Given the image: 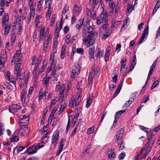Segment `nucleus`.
Masks as SVG:
<instances>
[{
    "instance_id": "obj_23",
    "label": "nucleus",
    "mask_w": 160,
    "mask_h": 160,
    "mask_svg": "<svg viewBox=\"0 0 160 160\" xmlns=\"http://www.w3.org/2000/svg\"><path fill=\"white\" fill-rule=\"evenodd\" d=\"M61 68V67L59 66H55L52 69V70L51 71V75H52L53 77L54 78H55L57 76V74L56 72L58 70L60 69Z\"/></svg>"
},
{
    "instance_id": "obj_19",
    "label": "nucleus",
    "mask_w": 160,
    "mask_h": 160,
    "mask_svg": "<svg viewBox=\"0 0 160 160\" xmlns=\"http://www.w3.org/2000/svg\"><path fill=\"white\" fill-rule=\"evenodd\" d=\"M111 47L108 46L106 49L104 56L105 61L106 62H107L109 60V56L111 52Z\"/></svg>"
},
{
    "instance_id": "obj_14",
    "label": "nucleus",
    "mask_w": 160,
    "mask_h": 160,
    "mask_svg": "<svg viewBox=\"0 0 160 160\" xmlns=\"http://www.w3.org/2000/svg\"><path fill=\"white\" fill-rule=\"evenodd\" d=\"M52 37L50 34L48 36L47 39H46L43 42V49L45 52H46L49 46V43L51 41Z\"/></svg>"
},
{
    "instance_id": "obj_21",
    "label": "nucleus",
    "mask_w": 160,
    "mask_h": 160,
    "mask_svg": "<svg viewBox=\"0 0 160 160\" xmlns=\"http://www.w3.org/2000/svg\"><path fill=\"white\" fill-rule=\"evenodd\" d=\"M99 2V0H90L89 5L90 6L91 8L94 9L97 6Z\"/></svg>"
},
{
    "instance_id": "obj_10",
    "label": "nucleus",
    "mask_w": 160,
    "mask_h": 160,
    "mask_svg": "<svg viewBox=\"0 0 160 160\" xmlns=\"http://www.w3.org/2000/svg\"><path fill=\"white\" fill-rule=\"evenodd\" d=\"M29 118L28 116H23V118L20 120L19 124L20 126H24L29 123Z\"/></svg>"
},
{
    "instance_id": "obj_25",
    "label": "nucleus",
    "mask_w": 160,
    "mask_h": 160,
    "mask_svg": "<svg viewBox=\"0 0 160 160\" xmlns=\"http://www.w3.org/2000/svg\"><path fill=\"white\" fill-rule=\"evenodd\" d=\"M99 69L98 67H97L96 68H95V66L93 65L91 69V71L90 73V74L92 75H97L98 74L99 71Z\"/></svg>"
},
{
    "instance_id": "obj_29",
    "label": "nucleus",
    "mask_w": 160,
    "mask_h": 160,
    "mask_svg": "<svg viewBox=\"0 0 160 160\" xmlns=\"http://www.w3.org/2000/svg\"><path fill=\"white\" fill-rule=\"evenodd\" d=\"M96 51H97V52L95 55V56L97 58H100L103 56L104 52L100 48H97Z\"/></svg>"
},
{
    "instance_id": "obj_15",
    "label": "nucleus",
    "mask_w": 160,
    "mask_h": 160,
    "mask_svg": "<svg viewBox=\"0 0 160 160\" xmlns=\"http://www.w3.org/2000/svg\"><path fill=\"white\" fill-rule=\"evenodd\" d=\"M148 26H147V27L145 28L144 29L143 33L142 34V36L140 39L139 40V44H141L143 41L145 39H146V38H147V36L148 35V29H149Z\"/></svg>"
},
{
    "instance_id": "obj_16",
    "label": "nucleus",
    "mask_w": 160,
    "mask_h": 160,
    "mask_svg": "<svg viewBox=\"0 0 160 160\" xmlns=\"http://www.w3.org/2000/svg\"><path fill=\"white\" fill-rule=\"evenodd\" d=\"M57 60L55 58H50L49 59V63L50 64L51 66L50 67H49L48 69V74H49V72H51L52 69L55 66Z\"/></svg>"
},
{
    "instance_id": "obj_33",
    "label": "nucleus",
    "mask_w": 160,
    "mask_h": 160,
    "mask_svg": "<svg viewBox=\"0 0 160 160\" xmlns=\"http://www.w3.org/2000/svg\"><path fill=\"white\" fill-rule=\"evenodd\" d=\"M111 30L110 29H108L105 31V32L104 33L102 37V39L105 40L107 37L109 36L111 33Z\"/></svg>"
},
{
    "instance_id": "obj_43",
    "label": "nucleus",
    "mask_w": 160,
    "mask_h": 160,
    "mask_svg": "<svg viewBox=\"0 0 160 160\" xmlns=\"http://www.w3.org/2000/svg\"><path fill=\"white\" fill-rule=\"evenodd\" d=\"M87 26L83 25V27L82 28V36L83 38H85V37H86L87 35Z\"/></svg>"
},
{
    "instance_id": "obj_6",
    "label": "nucleus",
    "mask_w": 160,
    "mask_h": 160,
    "mask_svg": "<svg viewBox=\"0 0 160 160\" xmlns=\"http://www.w3.org/2000/svg\"><path fill=\"white\" fill-rule=\"evenodd\" d=\"M158 60V59L157 58H156V59L155 60V61H154V62L153 63L152 66H151L150 69V70H149V71L148 75L147 80L145 82V85H146L147 84V83L148 82V81L150 77V76L152 75V73H153V72L154 71V69L155 68V66L157 64V63Z\"/></svg>"
},
{
    "instance_id": "obj_38",
    "label": "nucleus",
    "mask_w": 160,
    "mask_h": 160,
    "mask_svg": "<svg viewBox=\"0 0 160 160\" xmlns=\"http://www.w3.org/2000/svg\"><path fill=\"white\" fill-rule=\"evenodd\" d=\"M84 19H83L80 18L78 21L76 25V28L79 29L81 27H82L83 22Z\"/></svg>"
},
{
    "instance_id": "obj_62",
    "label": "nucleus",
    "mask_w": 160,
    "mask_h": 160,
    "mask_svg": "<svg viewBox=\"0 0 160 160\" xmlns=\"http://www.w3.org/2000/svg\"><path fill=\"white\" fill-rule=\"evenodd\" d=\"M44 94H43V92L42 89L40 90L39 93L38 94L39 99L41 100L43 98L44 96Z\"/></svg>"
},
{
    "instance_id": "obj_30",
    "label": "nucleus",
    "mask_w": 160,
    "mask_h": 160,
    "mask_svg": "<svg viewBox=\"0 0 160 160\" xmlns=\"http://www.w3.org/2000/svg\"><path fill=\"white\" fill-rule=\"evenodd\" d=\"M2 26L4 28V34L7 35L9 33L11 28V25L9 24L2 25Z\"/></svg>"
},
{
    "instance_id": "obj_11",
    "label": "nucleus",
    "mask_w": 160,
    "mask_h": 160,
    "mask_svg": "<svg viewBox=\"0 0 160 160\" xmlns=\"http://www.w3.org/2000/svg\"><path fill=\"white\" fill-rule=\"evenodd\" d=\"M83 42L85 44H89V46L93 44L95 41L91 38L90 35L88 34L87 36L83 38Z\"/></svg>"
},
{
    "instance_id": "obj_12",
    "label": "nucleus",
    "mask_w": 160,
    "mask_h": 160,
    "mask_svg": "<svg viewBox=\"0 0 160 160\" xmlns=\"http://www.w3.org/2000/svg\"><path fill=\"white\" fill-rule=\"evenodd\" d=\"M82 9L81 6H78L77 4H75L72 10L73 15L78 16L81 13Z\"/></svg>"
},
{
    "instance_id": "obj_45",
    "label": "nucleus",
    "mask_w": 160,
    "mask_h": 160,
    "mask_svg": "<svg viewBox=\"0 0 160 160\" xmlns=\"http://www.w3.org/2000/svg\"><path fill=\"white\" fill-rule=\"evenodd\" d=\"M45 28H42L40 30V36L39 41L40 42L41 40L42 39L43 36H44V33L45 32Z\"/></svg>"
},
{
    "instance_id": "obj_26",
    "label": "nucleus",
    "mask_w": 160,
    "mask_h": 160,
    "mask_svg": "<svg viewBox=\"0 0 160 160\" xmlns=\"http://www.w3.org/2000/svg\"><path fill=\"white\" fill-rule=\"evenodd\" d=\"M66 87V85L63 84L59 88V90L56 89V91L58 92L59 94H60V96L61 97H64V91Z\"/></svg>"
},
{
    "instance_id": "obj_20",
    "label": "nucleus",
    "mask_w": 160,
    "mask_h": 160,
    "mask_svg": "<svg viewBox=\"0 0 160 160\" xmlns=\"http://www.w3.org/2000/svg\"><path fill=\"white\" fill-rule=\"evenodd\" d=\"M39 70H34L33 74V79L34 81V83H35L36 84L38 82V80L39 79L38 75L40 74L41 72H39Z\"/></svg>"
},
{
    "instance_id": "obj_53",
    "label": "nucleus",
    "mask_w": 160,
    "mask_h": 160,
    "mask_svg": "<svg viewBox=\"0 0 160 160\" xmlns=\"http://www.w3.org/2000/svg\"><path fill=\"white\" fill-rule=\"evenodd\" d=\"M139 127L141 130L144 131L147 133L150 131V129L148 128H146L141 125H139Z\"/></svg>"
},
{
    "instance_id": "obj_5",
    "label": "nucleus",
    "mask_w": 160,
    "mask_h": 160,
    "mask_svg": "<svg viewBox=\"0 0 160 160\" xmlns=\"http://www.w3.org/2000/svg\"><path fill=\"white\" fill-rule=\"evenodd\" d=\"M41 62L40 57L37 58L35 56L32 57V62L31 63V65H35L34 70H38L39 64Z\"/></svg>"
},
{
    "instance_id": "obj_32",
    "label": "nucleus",
    "mask_w": 160,
    "mask_h": 160,
    "mask_svg": "<svg viewBox=\"0 0 160 160\" xmlns=\"http://www.w3.org/2000/svg\"><path fill=\"white\" fill-rule=\"evenodd\" d=\"M94 47H92L91 48H89V53L91 61L94 58Z\"/></svg>"
},
{
    "instance_id": "obj_54",
    "label": "nucleus",
    "mask_w": 160,
    "mask_h": 160,
    "mask_svg": "<svg viewBox=\"0 0 160 160\" xmlns=\"http://www.w3.org/2000/svg\"><path fill=\"white\" fill-rule=\"evenodd\" d=\"M26 92L27 90L26 89H23L22 90L21 93V101H23V99L27 98V97L26 98H25V95Z\"/></svg>"
},
{
    "instance_id": "obj_63",
    "label": "nucleus",
    "mask_w": 160,
    "mask_h": 160,
    "mask_svg": "<svg viewBox=\"0 0 160 160\" xmlns=\"http://www.w3.org/2000/svg\"><path fill=\"white\" fill-rule=\"evenodd\" d=\"M44 143L42 142L38 143L37 145H36L37 149L38 150L39 149L41 148L44 146Z\"/></svg>"
},
{
    "instance_id": "obj_40",
    "label": "nucleus",
    "mask_w": 160,
    "mask_h": 160,
    "mask_svg": "<svg viewBox=\"0 0 160 160\" xmlns=\"http://www.w3.org/2000/svg\"><path fill=\"white\" fill-rule=\"evenodd\" d=\"M113 4H112L110 6V8L112 9V12L114 11L115 13H118V11L119 9V7L118 6V4L116 6L115 4L114 7H113Z\"/></svg>"
},
{
    "instance_id": "obj_41",
    "label": "nucleus",
    "mask_w": 160,
    "mask_h": 160,
    "mask_svg": "<svg viewBox=\"0 0 160 160\" xmlns=\"http://www.w3.org/2000/svg\"><path fill=\"white\" fill-rule=\"evenodd\" d=\"M58 108V105H57L55 106L54 107V109L52 111L51 114L50 115L49 117V119H51V120H52V118L53 116L54 115L56 111L57 110Z\"/></svg>"
},
{
    "instance_id": "obj_57",
    "label": "nucleus",
    "mask_w": 160,
    "mask_h": 160,
    "mask_svg": "<svg viewBox=\"0 0 160 160\" xmlns=\"http://www.w3.org/2000/svg\"><path fill=\"white\" fill-rule=\"evenodd\" d=\"M120 23V21L115 22V21L113 20L112 22V27H113V28H116Z\"/></svg>"
},
{
    "instance_id": "obj_31",
    "label": "nucleus",
    "mask_w": 160,
    "mask_h": 160,
    "mask_svg": "<svg viewBox=\"0 0 160 160\" xmlns=\"http://www.w3.org/2000/svg\"><path fill=\"white\" fill-rule=\"evenodd\" d=\"M6 60L7 59L6 55L2 54H1L0 58V66H1V65L3 66Z\"/></svg>"
},
{
    "instance_id": "obj_47",
    "label": "nucleus",
    "mask_w": 160,
    "mask_h": 160,
    "mask_svg": "<svg viewBox=\"0 0 160 160\" xmlns=\"http://www.w3.org/2000/svg\"><path fill=\"white\" fill-rule=\"evenodd\" d=\"M47 65V61H44L43 62V64L42 66L40 68H38V71L39 70V72H41V73L43 72L44 69L46 68Z\"/></svg>"
},
{
    "instance_id": "obj_24",
    "label": "nucleus",
    "mask_w": 160,
    "mask_h": 160,
    "mask_svg": "<svg viewBox=\"0 0 160 160\" xmlns=\"http://www.w3.org/2000/svg\"><path fill=\"white\" fill-rule=\"evenodd\" d=\"M79 124H77V126L72 131L71 134V136H72L76 132L77 130L79 128V129L81 131H82L84 130V127L83 125L80 124L79 126Z\"/></svg>"
},
{
    "instance_id": "obj_52",
    "label": "nucleus",
    "mask_w": 160,
    "mask_h": 160,
    "mask_svg": "<svg viewBox=\"0 0 160 160\" xmlns=\"http://www.w3.org/2000/svg\"><path fill=\"white\" fill-rule=\"evenodd\" d=\"M89 35H90V36L91 37V38L93 39V40L95 41V40L96 38L98 37V33L96 32H93L92 33L88 34Z\"/></svg>"
},
{
    "instance_id": "obj_1",
    "label": "nucleus",
    "mask_w": 160,
    "mask_h": 160,
    "mask_svg": "<svg viewBox=\"0 0 160 160\" xmlns=\"http://www.w3.org/2000/svg\"><path fill=\"white\" fill-rule=\"evenodd\" d=\"M81 67V62L80 60H79L77 62H75L73 66V69L71 75V77L74 78L75 74L78 75L80 73V70Z\"/></svg>"
},
{
    "instance_id": "obj_46",
    "label": "nucleus",
    "mask_w": 160,
    "mask_h": 160,
    "mask_svg": "<svg viewBox=\"0 0 160 160\" xmlns=\"http://www.w3.org/2000/svg\"><path fill=\"white\" fill-rule=\"evenodd\" d=\"M8 14H5L3 16L2 18V25H4L6 24L5 23L8 21Z\"/></svg>"
},
{
    "instance_id": "obj_7",
    "label": "nucleus",
    "mask_w": 160,
    "mask_h": 160,
    "mask_svg": "<svg viewBox=\"0 0 160 160\" xmlns=\"http://www.w3.org/2000/svg\"><path fill=\"white\" fill-rule=\"evenodd\" d=\"M17 65L15 67L14 70V74L16 77L20 79H23L21 77V68L20 67L21 63H16Z\"/></svg>"
},
{
    "instance_id": "obj_64",
    "label": "nucleus",
    "mask_w": 160,
    "mask_h": 160,
    "mask_svg": "<svg viewBox=\"0 0 160 160\" xmlns=\"http://www.w3.org/2000/svg\"><path fill=\"white\" fill-rule=\"evenodd\" d=\"M19 138L17 136H12L11 138L12 142H17L19 140Z\"/></svg>"
},
{
    "instance_id": "obj_9",
    "label": "nucleus",
    "mask_w": 160,
    "mask_h": 160,
    "mask_svg": "<svg viewBox=\"0 0 160 160\" xmlns=\"http://www.w3.org/2000/svg\"><path fill=\"white\" fill-rule=\"evenodd\" d=\"M59 132L57 130L53 133L51 139V143L55 146L58 143V140L59 138Z\"/></svg>"
},
{
    "instance_id": "obj_48",
    "label": "nucleus",
    "mask_w": 160,
    "mask_h": 160,
    "mask_svg": "<svg viewBox=\"0 0 160 160\" xmlns=\"http://www.w3.org/2000/svg\"><path fill=\"white\" fill-rule=\"evenodd\" d=\"M69 7L67 5H65L64 8L63 9V10L62 12V19L63 17L65 16L66 13L69 10Z\"/></svg>"
},
{
    "instance_id": "obj_60",
    "label": "nucleus",
    "mask_w": 160,
    "mask_h": 160,
    "mask_svg": "<svg viewBox=\"0 0 160 160\" xmlns=\"http://www.w3.org/2000/svg\"><path fill=\"white\" fill-rule=\"evenodd\" d=\"M137 61H135V63L133 62V60L131 62V64L129 68V71H132L134 69L136 64Z\"/></svg>"
},
{
    "instance_id": "obj_56",
    "label": "nucleus",
    "mask_w": 160,
    "mask_h": 160,
    "mask_svg": "<svg viewBox=\"0 0 160 160\" xmlns=\"http://www.w3.org/2000/svg\"><path fill=\"white\" fill-rule=\"evenodd\" d=\"M48 8V9L47 12L46 13V17L47 18H49L51 16L52 11V9L50 7Z\"/></svg>"
},
{
    "instance_id": "obj_50",
    "label": "nucleus",
    "mask_w": 160,
    "mask_h": 160,
    "mask_svg": "<svg viewBox=\"0 0 160 160\" xmlns=\"http://www.w3.org/2000/svg\"><path fill=\"white\" fill-rule=\"evenodd\" d=\"M93 76L91 74H89L88 80V87H89L92 84V82L93 80Z\"/></svg>"
},
{
    "instance_id": "obj_58",
    "label": "nucleus",
    "mask_w": 160,
    "mask_h": 160,
    "mask_svg": "<svg viewBox=\"0 0 160 160\" xmlns=\"http://www.w3.org/2000/svg\"><path fill=\"white\" fill-rule=\"evenodd\" d=\"M53 0H45V3L46 6H48L46 8H49V7L51 8V5L52 4Z\"/></svg>"
},
{
    "instance_id": "obj_13",
    "label": "nucleus",
    "mask_w": 160,
    "mask_h": 160,
    "mask_svg": "<svg viewBox=\"0 0 160 160\" xmlns=\"http://www.w3.org/2000/svg\"><path fill=\"white\" fill-rule=\"evenodd\" d=\"M124 132L123 129L121 128L120 129L117 134L116 135V142L118 144H119V143L120 142H121V141H122L121 140V139L122 137L123 133H124Z\"/></svg>"
},
{
    "instance_id": "obj_4",
    "label": "nucleus",
    "mask_w": 160,
    "mask_h": 160,
    "mask_svg": "<svg viewBox=\"0 0 160 160\" xmlns=\"http://www.w3.org/2000/svg\"><path fill=\"white\" fill-rule=\"evenodd\" d=\"M22 54L19 51H17L14 54L11 61L12 65H14L16 63H21L22 57Z\"/></svg>"
},
{
    "instance_id": "obj_49",
    "label": "nucleus",
    "mask_w": 160,
    "mask_h": 160,
    "mask_svg": "<svg viewBox=\"0 0 160 160\" xmlns=\"http://www.w3.org/2000/svg\"><path fill=\"white\" fill-rule=\"evenodd\" d=\"M111 152L108 155V158L110 159H113L115 157V153L113 149H111Z\"/></svg>"
},
{
    "instance_id": "obj_61",
    "label": "nucleus",
    "mask_w": 160,
    "mask_h": 160,
    "mask_svg": "<svg viewBox=\"0 0 160 160\" xmlns=\"http://www.w3.org/2000/svg\"><path fill=\"white\" fill-rule=\"evenodd\" d=\"M132 5L131 4H128L127 7V12H126V14H129L130 13H131V12L132 10V9L131 10V11L129 12V11L131 8H132Z\"/></svg>"
},
{
    "instance_id": "obj_8",
    "label": "nucleus",
    "mask_w": 160,
    "mask_h": 160,
    "mask_svg": "<svg viewBox=\"0 0 160 160\" xmlns=\"http://www.w3.org/2000/svg\"><path fill=\"white\" fill-rule=\"evenodd\" d=\"M52 77H53L52 75H51V73L50 72L49 74H48L47 72V76L44 78L43 79L42 82L46 86L45 88H46V90H49L48 87L49 86V79Z\"/></svg>"
},
{
    "instance_id": "obj_37",
    "label": "nucleus",
    "mask_w": 160,
    "mask_h": 160,
    "mask_svg": "<svg viewBox=\"0 0 160 160\" xmlns=\"http://www.w3.org/2000/svg\"><path fill=\"white\" fill-rule=\"evenodd\" d=\"M83 25H85V26H87V32L88 33L92 32L94 29L93 26L92 25V26H90L88 22H86V24L84 23Z\"/></svg>"
},
{
    "instance_id": "obj_28",
    "label": "nucleus",
    "mask_w": 160,
    "mask_h": 160,
    "mask_svg": "<svg viewBox=\"0 0 160 160\" xmlns=\"http://www.w3.org/2000/svg\"><path fill=\"white\" fill-rule=\"evenodd\" d=\"M12 28V31H11L12 37L11 39V44L12 45H14L15 41L16 40V37L15 33L13 32L14 30L15 29V28L14 27H13Z\"/></svg>"
},
{
    "instance_id": "obj_17",
    "label": "nucleus",
    "mask_w": 160,
    "mask_h": 160,
    "mask_svg": "<svg viewBox=\"0 0 160 160\" xmlns=\"http://www.w3.org/2000/svg\"><path fill=\"white\" fill-rule=\"evenodd\" d=\"M21 108V107L18 104H13L9 106V110L11 113L17 112Z\"/></svg>"
},
{
    "instance_id": "obj_42",
    "label": "nucleus",
    "mask_w": 160,
    "mask_h": 160,
    "mask_svg": "<svg viewBox=\"0 0 160 160\" xmlns=\"http://www.w3.org/2000/svg\"><path fill=\"white\" fill-rule=\"evenodd\" d=\"M33 88L32 87H30L29 89L28 94L27 96V98H25L24 101L26 102L28 101L29 98L30 97L32 93L33 92Z\"/></svg>"
},
{
    "instance_id": "obj_55",
    "label": "nucleus",
    "mask_w": 160,
    "mask_h": 160,
    "mask_svg": "<svg viewBox=\"0 0 160 160\" xmlns=\"http://www.w3.org/2000/svg\"><path fill=\"white\" fill-rule=\"evenodd\" d=\"M92 9V11H91V9L87 8L86 10L87 15L88 17H91L92 15V12L94 9Z\"/></svg>"
},
{
    "instance_id": "obj_36",
    "label": "nucleus",
    "mask_w": 160,
    "mask_h": 160,
    "mask_svg": "<svg viewBox=\"0 0 160 160\" xmlns=\"http://www.w3.org/2000/svg\"><path fill=\"white\" fill-rule=\"evenodd\" d=\"M35 11L34 9H31L30 10V12L29 14V16H28L27 17V19L28 21V23H29V22L30 21L32 18V17L33 18L34 17V16L35 15Z\"/></svg>"
},
{
    "instance_id": "obj_18",
    "label": "nucleus",
    "mask_w": 160,
    "mask_h": 160,
    "mask_svg": "<svg viewBox=\"0 0 160 160\" xmlns=\"http://www.w3.org/2000/svg\"><path fill=\"white\" fill-rule=\"evenodd\" d=\"M36 145H34L30 146L27 150V153L29 154H32L37 152Z\"/></svg>"
},
{
    "instance_id": "obj_51",
    "label": "nucleus",
    "mask_w": 160,
    "mask_h": 160,
    "mask_svg": "<svg viewBox=\"0 0 160 160\" xmlns=\"http://www.w3.org/2000/svg\"><path fill=\"white\" fill-rule=\"evenodd\" d=\"M81 109V108H77V112L74 115V118H73V120H75V121H77L78 120V117L79 115V113L80 112Z\"/></svg>"
},
{
    "instance_id": "obj_3",
    "label": "nucleus",
    "mask_w": 160,
    "mask_h": 160,
    "mask_svg": "<svg viewBox=\"0 0 160 160\" xmlns=\"http://www.w3.org/2000/svg\"><path fill=\"white\" fill-rule=\"evenodd\" d=\"M108 13L103 12L96 19L97 23L98 25L101 24L102 22H108Z\"/></svg>"
},
{
    "instance_id": "obj_35",
    "label": "nucleus",
    "mask_w": 160,
    "mask_h": 160,
    "mask_svg": "<svg viewBox=\"0 0 160 160\" xmlns=\"http://www.w3.org/2000/svg\"><path fill=\"white\" fill-rule=\"evenodd\" d=\"M11 83H7V86L8 88L11 90H12L15 87V82L13 81L10 82Z\"/></svg>"
},
{
    "instance_id": "obj_59",
    "label": "nucleus",
    "mask_w": 160,
    "mask_h": 160,
    "mask_svg": "<svg viewBox=\"0 0 160 160\" xmlns=\"http://www.w3.org/2000/svg\"><path fill=\"white\" fill-rule=\"evenodd\" d=\"M71 36L69 34H68L66 36L65 42L67 44H69L71 41Z\"/></svg>"
},
{
    "instance_id": "obj_34",
    "label": "nucleus",
    "mask_w": 160,
    "mask_h": 160,
    "mask_svg": "<svg viewBox=\"0 0 160 160\" xmlns=\"http://www.w3.org/2000/svg\"><path fill=\"white\" fill-rule=\"evenodd\" d=\"M160 7V0H158L153 10L152 14H155L158 9Z\"/></svg>"
},
{
    "instance_id": "obj_27",
    "label": "nucleus",
    "mask_w": 160,
    "mask_h": 160,
    "mask_svg": "<svg viewBox=\"0 0 160 160\" xmlns=\"http://www.w3.org/2000/svg\"><path fill=\"white\" fill-rule=\"evenodd\" d=\"M66 46L65 44L63 45L62 47V50L60 53V58L61 59H63L65 56L66 53Z\"/></svg>"
},
{
    "instance_id": "obj_2",
    "label": "nucleus",
    "mask_w": 160,
    "mask_h": 160,
    "mask_svg": "<svg viewBox=\"0 0 160 160\" xmlns=\"http://www.w3.org/2000/svg\"><path fill=\"white\" fill-rule=\"evenodd\" d=\"M81 97L79 95H78L77 98H76V96L75 95L72 96L71 100L69 102V107L72 108L74 104L76 108H78V105L81 102Z\"/></svg>"
},
{
    "instance_id": "obj_22",
    "label": "nucleus",
    "mask_w": 160,
    "mask_h": 160,
    "mask_svg": "<svg viewBox=\"0 0 160 160\" xmlns=\"http://www.w3.org/2000/svg\"><path fill=\"white\" fill-rule=\"evenodd\" d=\"M154 141H152L149 140L145 146L146 150L147 151V153H148L151 150V149L153 145Z\"/></svg>"
},
{
    "instance_id": "obj_39",
    "label": "nucleus",
    "mask_w": 160,
    "mask_h": 160,
    "mask_svg": "<svg viewBox=\"0 0 160 160\" xmlns=\"http://www.w3.org/2000/svg\"><path fill=\"white\" fill-rule=\"evenodd\" d=\"M6 78L9 80L10 82L14 81V78L13 76H11V73L9 72H8L5 74Z\"/></svg>"
},
{
    "instance_id": "obj_44",
    "label": "nucleus",
    "mask_w": 160,
    "mask_h": 160,
    "mask_svg": "<svg viewBox=\"0 0 160 160\" xmlns=\"http://www.w3.org/2000/svg\"><path fill=\"white\" fill-rule=\"evenodd\" d=\"M125 112V110H120L116 112L114 118L115 119H118L119 117Z\"/></svg>"
}]
</instances>
